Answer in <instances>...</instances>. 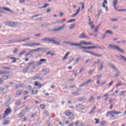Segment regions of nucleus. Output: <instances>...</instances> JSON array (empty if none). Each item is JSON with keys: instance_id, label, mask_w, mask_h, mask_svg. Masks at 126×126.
<instances>
[{"instance_id": "79ce46f5", "label": "nucleus", "mask_w": 126, "mask_h": 126, "mask_svg": "<svg viewBox=\"0 0 126 126\" xmlns=\"http://www.w3.org/2000/svg\"><path fill=\"white\" fill-rule=\"evenodd\" d=\"M29 53L30 54H34V53H36V50L32 49L29 51Z\"/></svg>"}, {"instance_id": "c03bdc74", "label": "nucleus", "mask_w": 126, "mask_h": 126, "mask_svg": "<svg viewBox=\"0 0 126 126\" xmlns=\"http://www.w3.org/2000/svg\"><path fill=\"white\" fill-rule=\"evenodd\" d=\"M94 57H97L98 58H100L101 57H102V55L101 54H97L94 53Z\"/></svg>"}, {"instance_id": "0e129e2a", "label": "nucleus", "mask_w": 126, "mask_h": 126, "mask_svg": "<svg viewBox=\"0 0 126 126\" xmlns=\"http://www.w3.org/2000/svg\"><path fill=\"white\" fill-rule=\"evenodd\" d=\"M21 104V101H18L16 103V106H19Z\"/></svg>"}, {"instance_id": "c756f323", "label": "nucleus", "mask_w": 126, "mask_h": 126, "mask_svg": "<svg viewBox=\"0 0 126 126\" xmlns=\"http://www.w3.org/2000/svg\"><path fill=\"white\" fill-rule=\"evenodd\" d=\"M90 82H92V79H91L87 81L85 83L86 84V85H88V83H90Z\"/></svg>"}, {"instance_id": "f704fd0d", "label": "nucleus", "mask_w": 126, "mask_h": 126, "mask_svg": "<svg viewBox=\"0 0 126 126\" xmlns=\"http://www.w3.org/2000/svg\"><path fill=\"white\" fill-rule=\"evenodd\" d=\"M33 63H34V62H30V63H28V64H27V66L29 68L30 66H31V65H32V64H33Z\"/></svg>"}, {"instance_id": "4468645a", "label": "nucleus", "mask_w": 126, "mask_h": 126, "mask_svg": "<svg viewBox=\"0 0 126 126\" xmlns=\"http://www.w3.org/2000/svg\"><path fill=\"white\" fill-rule=\"evenodd\" d=\"M37 93H38V90H37V89H36L35 88H34L32 90V95H36Z\"/></svg>"}, {"instance_id": "2eb2a0df", "label": "nucleus", "mask_w": 126, "mask_h": 126, "mask_svg": "<svg viewBox=\"0 0 126 126\" xmlns=\"http://www.w3.org/2000/svg\"><path fill=\"white\" fill-rule=\"evenodd\" d=\"M52 37L51 38H44L41 39L42 42H51Z\"/></svg>"}, {"instance_id": "052dcab7", "label": "nucleus", "mask_w": 126, "mask_h": 126, "mask_svg": "<svg viewBox=\"0 0 126 126\" xmlns=\"http://www.w3.org/2000/svg\"><path fill=\"white\" fill-rule=\"evenodd\" d=\"M9 73V71H3V74H7Z\"/></svg>"}, {"instance_id": "e2e57ef3", "label": "nucleus", "mask_w": 126, "mask_h": 126, "mask_svg": "<svg viewBox=\"0 0 126 126\" xmlns=\"http://www.w3.org/2000/svg\"><path fill=\"white\" fill-rule=\"evenodd\" d=\"M36 64L37 65H41V64H42V63L41 61L38 62L36 63Z\"/></svg>"}, {"instance_id": "f03ea898", "label": "nucleus", "mask_w": 126, "mask_h": 126, "mask_svg": "<svg viewBox=\"0 0 126 126\" xmlns=\"http://www.w3.org/2000/svg\"><path fill=\"white\" fill-rule=\"evenodd\" d=\"M120 114H122L121 112H117L116 110H113L112 111H109L107 113L106 117H108V115L110 116L111 118H115V115H120Z\"/></svg>"}, {"instance_id": "423d86ee", "label": "nucleus", "mask_w": 126, "mask_h": 126, "mask_svg": "<svg viewBox=\"0 0 126 126\" xmlns=\"http://www.w3.org/2000/svg\"><path fill=\"white\" fill-rule=\"evenodd\" d=\"M59 39L56 38L51 37V41L53 44L58 45V46H61V43L58 40Z\"/></svg>"}, {"instance_id": "ddd939ff", "label": "nucleus", "mask_w": 126, "mask_h": 126, "mask_svg": "<svg viewBox=\"0 0 126 126\" xmlns=\"http://www.w3.org/2000/svg\"><path fill=\"white\" fill-rule=\"evenodd\" d=\"M0 9L2 10H5V11H9V12H13V11L10 10V9L5 7H0Z\"/></svg>"}, {"instance_id": "473e14b6", "label": "nucleus", "mask_w": 126, "mask_h": 126, "mask_svg": "<svg viewBox=\"0 0 126 126\" xmlns=\"http://www.w3.org/2000/svg\"><path fill=\"white\" fill-rule=\"evenodd\" d=\"M117 44H126V41L121 40L117 42Z\"/></svg>"}, {"instance_id": "3c124183", "label": "nucleus", "mask_w": 126, "mask_h": 126, "mask_svg": "<svg viewBox=\"0 0 126 126\" xmlns=\"http://www.w3.org/2000/svg\"><path fill=\"white\" fill-rule=\"evenodd\" d=\"M40 106V109H41V110H44V109H45V105L41 104Z\"/></svg>"}, {"instance_id": "bf43d9fd", "label": "nucleus", "mask_w": 126, "mask_h": 126, "mask_svg": "<svg viewBox=\"0 0 126 126\" xmlns=\"http://www.w3.org/2000/svg\"><path fill=\"white\" fill-rule=\"evenodd\" d=\"M95 70H91L90 71L88 72L89 74H92L93 72Z\"/></svg>"}, {"instance_id": "603ef678", "label": "nucleus", "mask_w": 126, "mask_h": 126, "mask_svg": "<svg viewBox=\"0 0 126 126\" xmlns=\"http://www.w3.org/2000/svg\"><path fill=\"white\" fill-rule=\"evenodd\" d=\"M72 95L74 96H76V95H78V93L77 92H74L72 93Z\"/></svg>"}, {"instance_id": "7ed1b4c3", "label": "nucleus", "mask_w": 126, "mask_h": 126, "mask_svg": "<svg viewBox=\"0 0 126 126\" xmlns=\"http://www.w3.org/2000/svg\"><path fill=\"white\" fill-rule=\"evenodd\" d=\"M23 45V46H27L28 47H39L41 44L36 42H29V43H25Z\"/></svg>"}, {"instance_id": "13d9d810", "label": "nucleus", "mask_w": 126, "mask_h": 126, "mask_svg": "<svg viewBox=\"0 0 126 126\" xmlns=\"http://www.w3.org/2000/svg\"><path fill=\"white\" fill-rule=\"evenodd\" d=\"M42 14H40L39 15H34V16H32V18H34V17H38V16H42Z\"/></svg>"}, {"instance_id": "bb28decb", "label": "nucleus", "mask_w": 126, "mask_h": 126, "mask_svg": "<svg viewBox=\"0 0 126 126\" xmlns=\"http://www.w3.org/2000/svg\"><path fill=\"white\" fill-rule=\"evenodd\" d=\"M24 86V84H21L20 85H16V88H19V87H23Z\"/></svg>"}, {"instance_id": "6ab92c4d", "label": "nucleus", "mask_w": 126, "mask_h": 126, "mask_svg": "<svg viewBox=\"0 0 126 126\" xmlns=\"http://www.w3.org/2000/svg\"><path fill=\"white\" fill-rule=\"evenodd\" d=\"M106 124H107V122L103 121L100 123L99 126H104L105 125H106Z\"/></svg>"}, {"instance_id": "5fc2aeb1", "label": "nucleus", "mask_w": 126, "mask_h": 126, "mask_svg": "<svg viewBox=\"0 0 126 126\" xmlns=\"http://www.w3.org/2000/svg\"><path fill=\"white\" fill-rule=\"evenodd\" d=\"M23 116H24V115L23 114V113L22 112H21L19 115V118H22V117H23Z\"/></svg>"}, {"instance_id": "f257e3e1", "label": "nucleus", "mask_w": 126, "mask_h": 126, "mask_svg": "<svg viewBox=\"0 0 126 126\" xmlns=\"http://www.w3.org/2000/svg\"><path fill=\"white\" fill-rule=\"evenodd\" d=\"M109 50H116V51H118V52H120L121 53H122L124 54L125 52L124 50L120 48L118 46L115 45L113 44H109L108 47Z\"/></svg>"}, {"instance_id": "393cba45", "label": "nucleus", "mask_w": 126, "mask_h": 126, "mask_svg": "<svg viewBox=\"0 0 126 126\" xmlns=\"http://www.w3.org/2000/svg\"><path fill=\"white\" fill-rule=\"evenodd\" d=\"M42 51H43V48H41V47H39L37 49H35V52L36 53H40V52H42Z\"/></svg>"}, {"instance_id": "b1692460", "label": "nucleus", "mask_w": 126, "mask_h": 126, "mask_svg": "<svg viewBox=\"0 0 126 126\" xmlns=\"http://www.w3.org/2000/svg\"><path fill=\"white\" fill-rule=\"evenodd\" d=\"M93 21H90L88 23L89 25L91 26L92 29H93L94 28V25H93Z\"/></svg>"}, {"instance_id": "ea45409f", "label": "nucleus", "mask_w": 126, "mask_h": 126, "mask_svg": "<svg viewBox=\"0 0 126 126\" xmlns=\"http://www.w3.org/2000/svg\"><path fill=\"white\" fill-rule=\"evenodd\" d=\"M94 99H95V98L94 97V96H92V97H91V98L89 99L88 102H92V101H93V100H94Z\"/></svg>"}, {"instance_id": "6e6552de", "label": "nucleus", "mask_w": 126, "mask_h": 126, "mask_svg": "<svg viewBox=\"0 0 126 126\" xmlns=\"http://www.w3.org/2000/svg\"><path fill=\"white\" fill-rule=\"evenodd\" d=\"M76 108H77L79 111H80V110H84V109H85L84 106L81 104H77L76 106Z\"/></svg>"}, {"instance_id": "69168bd1", "label": "nucleus", "mask_w": 126, "mask_h": 126, "mask_svg": "<svg viewBox=\"0 0 126 126\" xmlns=\"http://www.w3.org/2000/svg\"><path fill=\"white\" fill-rule=\"evenodd\" d=\"M119 11H122V12H126V9H120V10H119Z\"/></svg>"}, {"instance_id": "c85d7f7f", "label": "nucleus", "mask_w": 126, "mask_h": 126, "mask_svg": "<svg viewBox=\"0 0 126 126\" xmlns=\"http://www.w3.org/2000/svg\"><path fill=\"white\" fill-rule=\"evenodd\" d=\"M94 121H95V122L94 123L95 125H98V124H99L100 122V120L97 118H95Z\"/></svg>"}, {"instance_id": "4d7b16f0", "label": "nucleus", "mask_w": 126, "mask_h": 126, "mask_svg": "<svg viewBox=\"0 0 126 126\" xmlns=\"http://www.w3.org/2000/svg\"><path fill=\"white\" fill-rule=\"evenodd\" d=\"M45 72H46V73H49V72H50V69L46 68L45 70Z\"/></svg>"}, {"instance_id": "58836bf2", "label": "nucleus", "mask_w": 126, "mask_h": 126, "mask_svg": "<svg viewBox=\"0 0 126 126\" xmlns=\"http://www.w3.org/2000/svg\"><path fill=\"white\" fill-rule=\"evenodd\" d=\"M104 63H102L100 64V66L99 67V69L100 70H102L103 69V68H104V65H103Z\"/></svg>"}, {"instance_id": "680f3d73", "label": "nucleus", "mask_w": 126, "mask_h": 126, "mask_svg": "<svg viewBox=\"0 0 126 126\" xmlns=\"http://www.w3.org/2000/svg\"><path fill=\"white\" fill-rule=\"evenodd\" d=\"M3 78L4 79H8V76H6V75H4V76H3Z\"/></svg>"}, {"instance_id": "7c9ffc66", "label": "nucleus", "mask_w": 126, "mask_h": 126, "mask_svg": "<svg viewBox=\"0 0 126 126\" xmlns=\"http://www.w3.org/2000/svg\"><path fill=\"white\" fill-rule=\"evenodd\" d=\"M25 53H26V51L25 50L22 51L19 54V57H21L22 56H23V55H24Z\"/></svg>"}, {"instance_id": "de8ad7c7", "label": "nucleus", "mask_w": 126, "mask_h": 126, "mask_svg": "<svg viewBox=\"0 0 126 126\" xmlns=\"http://www.w3.org/2000/svg\"><path fill=\"white\" fill-rule=\"evenodd\" d=\"M48 6H49V4L47 3L45 4V5L41 7V8H46V7H48Z\"/></svg>"}, {"instance_id": "aec40b11", "label": "nucleus", "mask_w": 126, "mask_h": 126, "mask_svg": "<svg viewBox=\"0 0 126 126\" xmlns=\"http://www.w3.org/2000/svg\"><path fill=\"white\" fill-rule=\"evenodd\" d=\"M70 54V52L67 53L65 54V56L63 58V61H65V60H66V59H67V57H68V55H69Z\"/></svg>"}, {"instance_id": "e433bc0d", "label": "nucleus", "mask_w": 126, "mask_h": 126, "mask_svg": "<svg viewBox=\"0 0 126 126\" xmlns=\"http://www.w3.org/2000/svg\"><path fill=\"white\" fill-rule=\"evenodd\" d=\"M76 20L75 19H72V20H70L69 21H68L66 23H71L72 22H75Z\"/></svg>"}, {"instance_id": "2f4dec72", "label": "nucleus", "mask_w": 126, "mask_h": 126, "mask_svg": "<svg viewBox=\"0 0 126 126\" xmlns=\"http://www.w3.org/2000/svg\"><path fill=\"white\" fill-rule=\"evenodd\" d=\"M39 76H40L39 75L34 76L33 77V79H34L35 80H36L37 79H39Z\"/></svg>"}, {"instance_id": "cd10ccee", "label": "nucleus", "mask_w": 126, "mask_h": 126, "mask_svg": "<svg viewBox=\"0 0 126 126\" xmlns=\"http://www.w3.org/2000/svg\"><path fill=\"white\" fill-rule=\"evenodd\" d=\"M21 94H22V91H21V90L18 91L16 93L17 96H19V95H21Z\"/></svg>"}, {"instance_id": "f3484780", "label": "nucleus", "mask_w": 126, "mask_h": 126, "mask_svg": "<svg viewBox=\"0 0 126 126\" xmlns=\"http://www.w3.org/2000/svg\"><path fill=\"white\" fill-rule=\"evenodd\" d=\"M115 71L116 73L114 74V77H115V78H118V77H119L121 75V74H120V71H119L118 70Z\"/></svg>"}, {"instance_id": "8fccbe9b", "label": "nucleus", "mask_w": 126, "mask_h": 126, "mask_svg": "<svg viewBox=\"0 0 126 126\" xmlns=\"http://www.w3.org/2000/svg\"><path fill=\"white\" fill-rule=\"evenodd\" d=\"M28 69H29V67H27L26 68H25L23 69V72H26V71H27V70H28Z\"/></svg>"}, {"instance_id": "338daca9", "label": "nucleus", "mask_w": 126, "mask_h": 126, "mask_svg": "<svg viewBox=\"0 0 126 126\" xmlns=\"http://www.w3.org/2000/svg\"><path fill=\"white\" fill-rule=\"evenodd\" d=\"M108 96H109V94H108V93H106L105 94H104L103 95V97H106V98H107V97H108Z\"/></svg>"}, {"instance_id": "a878e982", "label": "nucleus", "mask_w": 126, "mask_h": 126, "mask_svg": "<svg viewBox=\"0 0 126 126\" xmlns=\"http://www.w3.org/2000/svg\"><path fill=\"white\" fill-rule=\"evenodd\" d=\"M30 39H31V38L28 37L23 38V40L24 42H26V41H29L30 40Z\"/></svg>"}, {"instance_id": "6e6d98bb", "label": "nucleus", "mask_w": 126, "mask_h": 126, "mask_svg": "<svg viewBox=\"0 0 126 126\" xmlns=\"http://www.w3.org/2000/svg\"><path fill=\"white\" fill-rule=\"evenodd\" d=\"M27 90H29V91H31L32 88L31 86H28L27 88Z\"/></svg>"}, {"instance_id": "09e8293b", "label": "nucleus", "mask_w": 126, "mask_h": 126, "mask_svg": "<svg viewBox=\"0 0 126 126\" xmlns=\"http://www.w3.org/2000/svg\"><path fill=\"white\" fill-rule=\"evenodd\" d=\"M119 19L115 18V19H112L110 20V21H112V22H115L116 21H118Z\"/></svg>"}, {"instance_id": "864d4df0", "label": "nucleus", "mask_w": 126, "mask_h": 126, "mask_svg": "<svg viewBox=\"0 0 126 126\" xmlns=\"http://www.w3.org/2000/svg\"><path fill=\"white\" fill-rule=\"evenodd\" d=\"M80 11V7H79L78 10L77 11V12H76V13L75 14V15H77V14H78V13H79V12Z\"/></svg>"}, {"instance_id": "49530a36", "label": "nucleus", "mask_w": 126, "mask_h": 126, "mask_svg": "<svg viewBox=\"0 0 126 126\" xmlns=\"http://www.w3.org/2000/svg\"><path fill=\"white\" fill-rule=\"evenodd\" d=\"M40 63H45V62H47V59H40Z\"/></svg>"}, {"instance_id": "a211bd4d", "label": "nucleus", "mask_w": 126, "mask_h": 126, "mask_svg": "<svg viewBox=\"0 0 126 126\" xmlns=\"http://www.w3.org/2000/svg\"><path fill=\"white\" fill-rule=\"evenodd\" d=\"M11 113V110H10V109H6V110L5 111V116H8V115H9V114H10Z\"/></svg>"}, {"instance_id": "774afa93", "label": "nucleus", "mask_w": 126, "mask_h": 126, "mask_svg": "<svg viewBox=\"0 0 126 126\" xmlns=\"http://www.w3.org/2000/svg\"><path fill=\"white\" fill-rule=\"evenodd\" d=\"M79 124V122L78 121H76L75 123V126H78V125Z\"/></svg>"}, {"instance_id": "412c9836", "label": "nucleus", "mask_w": 126, "mask_h": 126, "mask_svg": "<svg viewBox=\"0 0 126 126\" xmlns=\"http://www.w3.org/2000/svg\"><path fill=\"white\" fill-rule=\"evenodd\" d=\"M105 33L106 34H109V35H113L114 34V32H112V31H110V30H107L106 32H105Z\"/></svg>"}, {"instance_id": "dca6fc26", "label": "nucleus", "mask_w": 126, "mask_h": 126, "mask_svg": "<svg viewBox=\"0 0 126 126\" xmlns=\"http://www.w3.org/2000/svg\"><path fill=\"white\" fill-rule=\"evenodd\" d=\"M67 43L68 45H70V46H76V47H78V43H75L74 42H68Z\"/></svg>"}, {"instance_id": "9d476101", "label": "nucleus", "mask_w": 126, "mask_h": 126, "mask_svg": "<svg viewBox=\"0 0 126 126\" xmlns=\"http://www.w3.org/2000/svg\"><path fill=\"white\" fill-rule=\"evenodd\" d=\"M95 47L94 46H89V47H83L81 46L80 47V49H82L83 50H89L90 49H95Z\"/></svg>"}, {"instance_id": "39448f33", "label": "nucleus", "mask_w": 126, "mask_h": 126, "mask_svg": "<svg viewBox=\"0 0 126 126\" xmlns=\"http://www.w3.org/2000/svg\"><path fill=\"white\" fill-rule=\"evenodd\" d=\"M5 25L10 27H16L18 25V24L14 22H7L5 23Z\"/></svg>"}, {"instance_id": "5701e85b", "label": "nucleus", "mask_w": 126, "mask_h": 126, "mask_svg": "<svg viewBox=\"0 0 126 126\" xmlns=\"http://www.w3.org/2000/svg\"><path fill=\"white\" fill-rule=\"evenodd\" d=\"M100 59H98L97 60V62H95L94 63H93V66H95V65H97V64H98V63H100Z\"/></svg>"}, {"instance_id": "9b49d317", "label": "nucleus", "mask_w": 126, "mask_h": 126, "mask_svg": "<svg viewBox=\"0 0 126 126\" xmlns=\"http://www.w3.org/2000/svg\"><path fill=\"white\" fill-rule=\"evenodd\" d=\"M64 27H65V25H63V26L56 28V29H54L53 30V31L55 32H57V31H61V30H63V28H64Z\"/></svg>"}, {"instance_id": "c9c22d12", "label": "nucleus", "mask_w": 126, "mask_h": 126, "mask_svg": "<svg viewBox=\"0 0 126 126\" xmlns=\"http://www.w3.org/2000/svg\"><path fill=\"white\" fill-rule=\"evenodd\" d=\"M94 33H97L99 31V29H98V27H95L94 29Z\"/></svg>"}, {"instance_id": "a19ab883", "label": "nucleus", "mask_w": 126, "mask_h": 126, "mask_svg": "<svg viewBox=\"0 0 126 126\" xmlns=\"http://www.w3.org/2000/svg\"><path fill=\"white\" fill-rule=\"evenodd\" d=\"M9 42H10L11 43H13V42H19V39H17L14 40H10Z\"/></svg>"}, {"instance_id": "4be33fe9", "label": "nucleus", "mask_w": 126, "mask_h": 126, "mask_svg": "<svg viewBox=\"0 0 126 126\" xmlns=\"http://www.w3.org/2000/svg\"><path fill=\"white\" fill-rule=\"evenodd\" d=\"M34 85L35 86H39V88H41V87H42V85L40 84L38 81L35 82Z\"/></svg>"}, {"instance_id": "37998d69", "label": "nucleus", "mask_w": 126, "mask_h": 126, "mask_svg": "<svg viewBox=\"0 0 126 126\" xmlns=\"http://www.w3.org/2000/svg\"><path fill=\"white\" fill-rule=\"evenodd\" d=\"M95 47V49H99V50H103L104 48L101 47L100 46H94Z\"/></svg>"}, {"instance_id": "0eeeda50", "label": "nucleus", "mask_w": 126, "mask_h": 126, "mask_svg": "<svg viewBox=\"0 0 126 126\" xmlns=\"http://www.w3.org/2000/svg\"><path fill=\"white\" fill-rule=\"evenodd\" d=\"M83 45H85L86 46H87L93 45V44L90 42H86V41H81L80 42V43H78V46H79L80 47H81Z\"/></svg>"}, {"instance_id": "72a5a7b5", "label": "nucleus", "mask_w": 126, "mask_h": 126, "mask_svg": "<svg viewBox=\"0 0 126 126\" xmlns=\"http://www.w3.org/2000/svg\"><path fill=\"white\" fill-rule=\"evenodd\" d=\"M125 93H126V91H123L120 92L119 94L120 96H122V95H124Z\"/></svg>"}, {"instance_id": "4c0bfd02", "label": "nucleus", "mask_w": 126, "mask_h": 126, "mask_svg": "<svg viewBox=\"0 0 126 126\" xmlns=\"http://www.w3.org/2000/svg\"><path fill=\"white\" fill-rule=\"evenodd\" d=\"M9 123V121L5 120L3 123H2V125L3 126H6Z\"/></svg>"}, {"instance_id": "1a4fd4ad", "label": "nucleus", "mask_w": 126, "mask_h": 126, "mask_svg": "<svg viewBox=\"0 0 126 126\" xmlns=\"http://www.w3.org/2000/svg\"><path fill=\"white\" fill-rule=\"evenodd\" d=\"M118 0H113V7H114L115 10H117V9H118V7H117V4H118Z\"/></svg>"}, {"instance_id": "f8f14e48", "label": "nucleus", "mask_w": 126, "mask_h": 126, "mask_svg": "<svg viewBox=\"0 0 126 126\" xmlns=\"http://www.w3.org/2000/svg\"><path fill=\"white\" fill-rule=\"evenodd\" d=\"M79 38L80 39H86V38H88V36L86 35V33H83L79 35Z\"/></svg>"}, {"instance_id": "20e7f679", "label": "nucleus", "mask_w": 126, "mask_h": 126, "mask_svg": "<svg viewBox=\"0 0 126 126\" xmlns=\"http://www.w3.org/2000/svg\"><path fill=\"white\" fill-rule=\"evenodd\" d=\"M65 115L67 116L70 117H69V120H72L73 119H74V114L69 110L66 111Z\"/></svg>"}, {"instance_id": "a18cd8bd", "label": "nucleus", "mask_w": 126, "mask_h": 126, "mask_svg": "<svg viewBox=\"0 0 126 126\" xmlns=\"http://www.w3.org/2000/svg\"><path fill=\"white\" fill-rule=\"evenodd\" d=\"M74 27H75V24H72L70 27L69 28V29H73V28H74Z\"/></svg>"}]
</instances>
